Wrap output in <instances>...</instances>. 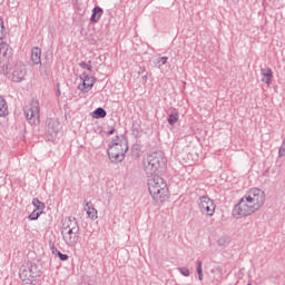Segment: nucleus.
<instances>
[{"label": "nucleus", "instance_id": "f704fd0d", "mask_svg": "<svg viewBox=\"0 0 285 285\" xmlns=\"http://www.w3.org/2000/svg\"><path fill=\"white\" fill-rule=\"evenodd\" d=\"M115 127H111L110 130L107 131V135H115Z\"/></svg>", "mask_w": 285, "mask_h": 285}, {"label": "nucleus", "instance_id": "f3484780", "mask_svg": "<svg viewBox=\"0 0 285 285\" xmlns=\"http://www.w3.org/2000/svg\"><path fill=\"white\" fill-rule=\"evenodd\" d=\"M107 115L108 112L106 111V109H104V107H98L92 111L91 117L94 119H106Z\"/></svg>", "mask_w": 285, "mask_h": 285}, {"label": "nucleus", "instance_id": "72a5a7b5", "mask_svg": "<svg viewBox=\"0 0 285 285\" xmlns=\"http://www.w3.org/2000/svg\"><path fill=\"white\" fill-rule=\"evenodd\" d=\"M142 83H148V73L141 77Z\"/></svg>", "mask_w": 285, "mask_h": 285}, {"label": "nucleus", "instance_id": "ddd939ff", "mask_svg": "<svg viewBox=\"0 0 285 285\" xmlns=\"http://www.w3.org/2000/svg\"><path fill=\"white\" fill-rule=\"evenodd\" d=\"M261 81L266 83V86H271L273 83V69L271 68H262L261 69Z\"/></svg>", "mask_w": 285, "mask_h": 285}, {"label": "nucleus", "instance_id": "9d476101", "mask_svg": "<svg viewBox=\"0 0 285 285\" xmlns=\"http://www.w3.org/2000/svg\"><path fill=\"white\" fill-rule=\"evenodd\" d=\"M198 206H199L200 213H204L209 217H213V215H215V203H213V199L208 198V196H202L199 198Z\"/></svg>", "mask_w": 285, "mask_h": 285}, {"label": "nucleus", "instance_id": "4c0bfd02", "mask_svg": "<svg viewBox=\"0 0 285 285\" xmlns=\"http://www.w3.org/2000/svg\"><path fill=\"white\" fill-rule=\"evenodd\" d=\"M118 139H119V136H116V139L112 140L111 144H117Z\"/></svg>", "mask_w": 285, "mask_h": 285}, {"label": "nucleus", "instance_id": "c756f323", "mask_svg": "<svg viewBox=\"0 0 285 285\" xmlns=\"http://www.w3.org/2000/svg\"><path fill=\"white\" fill-rule=\"evenodd\" d=\"M158 63H160V66H166V63H168V57H160Z\"/></svg>", "mask_w": 285, "mask_h": 285}, {"label": "nucleus", "instance_id": "bb28decb", "mask_svg": "<svg viewBox=\"0 0 285 285\" xmlns=\"http://www.w3.org/2000/svg\"><path fill=\"white\" fill-rule=\"evenodd\" d=\"M52 253H57V255H58L59 259H61V262H68V254H62L57 248H52Z\"/></svg>", "mask_w": 285, "mask_h": 285}, {"label": "nucleus", "instance_id": "7ed1b4c3", "mask_svg": "<svg viewBox=\"0 0 285 285\" xmlns=\"http://www.w3.org/2000/svg\"><path fill=\"white\" fill-rule=\"evenodd\" d=\"M147 186L153 199L157 204H161L168 199V184H166L164 178L155 175L148 179Z\"/></svg>", "mask_w": 285, "mask_h": 285}, {"label": "nucleus", "instance_id": "c85d7f7f", "mask_svg": "<svg viewBox=\"0 0 285 285\" xmlns=\"http://www.w3.org/2000/svg\"><path fill=\"white\" fill-rule=\"evenodd\" d=\"M218 246H228V238L227 237H220L217 242Z\"/></svg>", "mask_w": 285, "mask_h": 285}, {"label": "nucleus", "instance_id": "1a4fd4ad", "mask_svg": "<svg viewBox=\"0 0 285 285\" xmlns=\"http://www.w3.org/2000/svg\"><path fill=\"white\" fill-rule=\"evenodd\" d=\"M4 73L7 75L8 79L13 81L14 83H21V81H23V78L26 77V67L16 66L12 69V72L8 71V68H7Z\"/></svg>", "mask_w": 285, "mask_h": 285}, {"label": "nucleus", "instance_id": "a211bd4d", "mask_svg": "<svg viewBox=\"0 0 285 285\" xmlns=\"http://www.w3.org/2000/svg\"><path fill=\"white\" fill-rule=\"evenodd\" d=\"M10 111H8V102L3 96H0V117H8Z\"/></svg>", "mask_w": 285, "mask_h": 285}, {"label": "nucleus", "instance_id": "cd10ccee", "mask_svg": "<svg viewBox=\"0 0 285 285\" xmlns=\"http://www.w3.org/2000/svg\"><path fill=\"white\" fill-rule=\"evenodd\" d=\"M178 271L184 277H188L190 275V271L187 267H178Z\"/></svg>", "mask_w": 285, "mask_h": 285}, {"label": "nucleus", "instance_id": "aec40b11", "mask_svg": "<svg viewBox=\"0 0 285 285\" xmlns=\"http://www.w3.org/2000/svg\"><path fill=\"white\" fill-rule=\"evenodd\" d=\"M32 206H35L38 213H43V210L46 209V204L41 203L39 198H33Z\"/></svg>", "mask_w": 285, "mask_h": 285}, {"label": "nucleus", "instance_id": "39448f33", "mask_svg": "<svg viewBox=\"0 0 285 285\" xmlns=\"http://www.w3.org/2000/svg\"><path fill=\"white\" fill-rule=\"evenodd\" d=\"M107 153L111 164H119V161H124L126 153H128V144L109 145Z\"/></svg>", "mask_w": 285, "mask_h": 285}, {"label": "nucleus", "instance_id": "393cba45", "mask_svg": "<svg viewBox=\"0 0 285 285\" xmlns=\"http://www.w3.org/2000/svg\"><path fill=\"white\" fill-rule=\"evenodd\" d=\"M42 214H43V213L37 212V209H35V210L28 216V219H30L31 222H35V220L39 219V217H40Z\"/></svg>", "mask_w": 285, "mask_h": 285}, {"label": "nucleus", "instance_id": "6ab92c4d", "mask_svg": "<svg viewBox=\"0 0 285 285\" xmlns=\"http://www.w3.org/2000/svg\"><path fill=\"white\" fill-rule=\"evenodd\" d=\"M141 153H144V147L140 144H134L131 146V154L134 157H141Z\"/></svg>", "mask_w": 285, "mask_h": 285}, {"label": "nucleus", "instance_id": "20e7f679", "mask_svg": "<svg viewBox=\"0 0 285 285\" xmlns=\"http://www.w3.org/2000/svg\"><path fill=\"white\" fill-rule=\"evenodd\" d=\"M19 275L24 284H32L37 277H41V267L37 263H27L21 266Z\"/></svg>", "mask_w": 285, "mask_h": 285}, {"label": "nucleus", "instance_id": "f257e3e1", "mask_svg": "<svg viewBox=\"0 0 285 285\" xmlns=\"http://www.w3.org/2000/svg\"><path fill=\"white\" fill-rule=\"evenodd\" d=\"M266 202V193L259 188L249 189L235 205L233 215L236 219L248 217L253 213H257Z\"/></svg>", "mask_w": 285, "mask_h": 285}, {"label": "nucleus", "instance_id": "f03ea898", "mask_svg": "<svg viewBox=\"0 0 285 285\" xmlns=\"http://www.w3.org/2000/svg\"><path fill=\"white\" fill-rule=\"evenodd\" d=\"M166 164H168V160L164 151H154L144 158L142 169L147 177H153V175L155 176L157 173H164V170H166Z\"/></svg>", "mask_w": 285, "mask_h": 285}, {"label": "nucleus", "instance_id": "4468645a", "mask_svg": "<svg viewBox=\"0 0 285 285\" xmlns=\"http://www.w3.org/2000/svg\"><path fill=\"white\" fill-rule=\"evenodd\" d=\"M102 16H104V9L99 6H96L91 11L90 22L99 23Z\"/></svg>", "mask_w": 285, "mask_h": 285}, {"label": "nucleus", "instance_id": "dca6fc26", "mask_svg": "<svg viewBox=\"0 0 285 285\" xmlns=\"http://www.w3.org/2000/svg\"><path fill=\"white\" fill-rule=\"evenodd\" d=\"M10 52V45L2 41L0 42V59H8Z\"/></svg>", "mask_w": 285, "mask_h": 285}, {"label": "nucleus", "instance_id": "2eb2a0df", "mask_svg": "<svg viewBox=\"0 0 285 285\" xmlns=\"http://www.w3.org/2000/svg\"><path fill=\"white\" fill-rule=\"evenodd\" d=\"M31 61L35 66H41V48L33 47L31 49Z\"/></svg>", "mask_w": 285, "mask_h": 285}, {"label": "nucleus", "instance_id": "f8f14e48", "mask_svg": "<svg viewBox=\"0 0 285 285\" xmlns=\"http://www.w3.org/2000/svg\"><path fill=\"white\" fill-rule=\"evenodd\" d=\"M61 230H79V223H77L76 218L66 217L62 219Z\"/></svg>", "mask_w": 285, "mask_h": 285}, {"label": "nucleus", "instance_id": "7c9ffc66", "mask_svg": "<svg viewBox=\"0 0 285 285\" xmlns=\"http://www.w3.org/2000/svg\"><path fill=\"white\" fill-rule=\"evenodd\" d=\"M285 156V144H283L278 149V157Z\"/></svg>", "mask_w": 285, "mask_h": 285}, {"label": "nucleus", "instance_id": "9b49d317", "mask_svg": "<svg viewBox=\"0 0 285 285\" xmlns=\"http://www.w3.org/2000/svg\"><path fill=\"white\" fill-rule=\"evenodd\" d=\"M61 235L67 246H77V243L79 242V229H72V230L61 229Z\"/></svg>", "mask_w": 285, "mask_h": 285}, {"label": "nucleus", "instance_id": "6e6552de", "mask_svg": "<svg viewBox=\"0 0 285 285\" xmlns=\"http://www.w3.org/2000/svg\"><path fill=\"white\" fill-rule=\"evenodd\" d=\"M80 79L82 80V82L78 85V90L83 94L90 92V90H92V88L95 87V83H97V78L94 76H89L86 72L82 73V77H80Z\"/></svg>", "mask_w": 285, "mask_h": 285}, {"label": "nucleus", "instance_id": "58836bf2", "mask_svg": "<svg viewBox=\"0 0 285 285\" xmlns=\"http://www.w3.org/2000/svg\"><path fill=\"white\" fill-rule=\"evenodd\" d=\"M282 144H285V140H283Z\"/></svg>", "mask_w": 285, "mask_h": 285}, {"label": "nucleus", "instance_id": "0eeeda50", "mask_svg": "<svg viewBox=\"0 0 285 285\" xmlns=\"http://www.w3.org/2000/svg\"><path fill=\"white\" fill-rule=\"evenodd\" d=\"M39 115H40L39 101H33L30 106H27L24 108V116L27 121H29V124H33V125L39 124Z\"/></svg>", "mask_w": 285, "mask_h": 285}, {"label": "nucleus", "instance_id": "473e14b6", "mask_svg": "<svg viewBox=\"0 0 285 285\" xmlns=\"http://www.w3.org/2000/svg\"><path fill=\"white\" fill-rule=\"evenodd\" d=\"M78 66H80V67L82 68V70H86L88 63H87L86 61H80V62L78 63Z\"/></svg>", "mask_w": 285, "mask_h": 285}, {"label": "nucleus", "instance_id": "c9c22d12", "mask_svg": "<svg viewBox=\"0 0 285 285\" xmlns=\"http://www.w3.org/2000/svg\"><path fill=\"white\" fill-rule=\"evenodd\" d=\"M144 72H146V68L140 67V70L138 71V75H144Z\"/></svg>", "mask_w": 285, "mask_h": 285}, {"label": "nucleus", "instance_id": "e433bc0d", "mask_svg": "<svg viewBox=\"0 0 285 285\" xmlns=\"http://www.w3.org/2000/svg\"><path fill=\"white\" fill-rule=\"evenodd\" d=\"M56 97H61V89H57V91H56Z\"/></svg>", "mask_w": 285, "mask_h": 285}, {"label": "nucleus", "instance_id": "4be33fe9", "mask_svg": "<svg viewBox=\"0 0 285 285\" xmlns=\"http://www.w3.org/2000/svg\"><path fill=\"white\" fill-rule=\"evenodd\" d=\"M167 121L169 126H175V124L179 121V112L176 111V112L168 114Z\"/></svg>", "mask_w": 285, "mask_h": 285}, {"label": "nucleus", "instance_id": "5701e85b", "mask_svg": "<svg viewBox=\"0 0 285 285\" xmlns=\"http://www.w3.org/2000/svg\"><path fill=\"white\" fill-rule=\"evenodd\" d=\"M131 130L134 136L139 137V135H141V125H139L137 121H134Z\"/></svg>", "mask_w": 285, "mask_h": 285}, {"label": "nucleus", "instance_id": "a878e982", "mask_svg": "<svg viewBox=\"0 0 285 285\" xmlns=\"http://www.w3.org/2000/svg\"><path fill=\"white\" fill-rule=\"evenodd\" d=\"M197 275H198L199 282H202L204 279V272L202 269V261H197Z\"/></svg>", "mask_w": 285, "mask_h": 285}, {"label": "nucleus", "instance_id": "2f4dec72", "mask_svg": "<svg viewBox=\"0 0 285 285\" xmlns=\"http://www.w3.org/2000/svg\"><path fill=\"white\" fill-rule=\"evenodd\" d=\"M92 61L89 60V63H87V67L85 68V70H88L89 72H92Z\"/></svg>", "mask_w": 285, "mask_h": 285}, {"label": "nucleus", "instance_id": "412c9836", "mask_svg": "<svg viewBox=\"0 0 285 285\" xmlns=\"http://www.w3.org/2000/svg\"><path fill=\"white\" fill-rule=\"evenodd\" d=\"M85 210H87V215L90 219H97V209H95V207H90V203L86 204Z\"/></svg>", "mask_w": 285, "mask_h": 285}, {"label": "nucleus", "instance_id": "423d86ee", "mask_svg": "<svg viewBox=\"0 0 285 285\" xmlns=\"http://www.w3.org/2000/svg\"><path fill=\"white\" fill-rule=\"evenodd\" d=\"M45 129L48 141H55L57 138V132L61 130V124H59L57 118H47Z\"/></svg>", "mask_w": 285, "mask_h": 285}, {"label": "nucleus", "instance_id": "b1692460", "mask_svg": "<svg viewBox=\"0 0 285 285\" xmlns=\"http://www.w3.org/2000/svg\"><path fill=\"white\" fill-rule=\"evenodd\" d=\"M8 32H6V26L3 24V18L0 17V40L3 41L6 39V36Z\"/></svg>", "mask_w": 285, "mask_h": 285}]
</instances>
